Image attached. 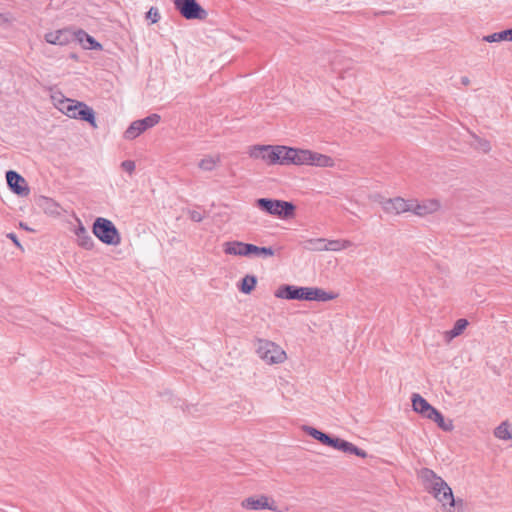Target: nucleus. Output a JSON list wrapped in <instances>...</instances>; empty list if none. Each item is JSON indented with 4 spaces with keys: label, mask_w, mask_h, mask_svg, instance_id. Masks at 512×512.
<instances>
[{
    "label": "nucleus",
    "mask_w": 512,
    "mask_h": 512,
    "mask_svg": "<svg viewBox=\"0 0 512 512\" xmlns=\"http://www.w3.org/2000/svg\"><path fill=\"white\" fill-rule=\"evenodd\" d=\"M173 3L180 14L188 20H203L207 16V12L197 3L196 0H173Z\"/></svg>",
    "instance_id": "6"
},
{
    "label": "nucleus",
    "mask_w": 512,
    "mask_h": 512,
    "mask_svg": "<svg viewBox=\"0 0 512 512\" xmlns=\"http://www.w3.org/2000/svg\"><path fill=\"white\" fill-rule=\"evenodd\" d=\"M461 82H462L463 85H469L470 80H469L468 77H462L461 78Z\"/></svg>",
    "instance_id": "41"
},
{
    "label": "nucleus",
    "mask_w": 512,
    "mask_h": 512,
    "mask_svg": "<svg viewBox=\"0 0 512 512\" xmlns=\"http://www.w3.org/2000/svg\"><path fill=\"white\" fill-rule=\"evenodd\" d=\"M495 437L502 440L512 439V432L507 422H502L494 431Z\"/></svg>",
    "instance_id": "33"
},
{
    "label": "nucleus",
    "mask_w": 512,
    "mask_h": 512,
    "mask_svg": "<svg viewBox=\"0 0 512 512\" xmlns=\"http://www.w3.org/2000/svg\"><path fill=\"white\" fill-rule=\"evenodd\" d=\"M413 410L429 419L436 408L432 407L421 395L414 393L411 398Z\"/></svg>",
    "instance_id": "18"
},
{
    "label": "nucleus",
    "mask_w": 512,
    "mask_h": 512,
    "mask_svg": "<svg viewBox=\"0 0 512 512\" xmlns=\"http://www.w3.org/2000/svg\"><path fill=\"white\" fill-rule=\"evenodd\" d=\"M20 226H22L23 228H25V230H28V227H26V225H23V223H20Z\"/></svg>",
    "instance_id": "42"
},
{
    "label": "nucleus",
    "mask_w": 512,
    "mask_h": 512,
    "mask_svg": "<svg viewBox=\"0 0 512 512\" xmlns=\"http://www.w3.org/2000/svg\"><path fill=\"white\" fill-rule=\"evenodd\" d=\"M508 31L510 32L511 41H512V28H511V29H508Z\"/></svg>",
    "instance_id": "45"
},
{
    "label": "nucleus",
    "mask_w": 512,
    "mask_h": 512,
    "mask_svg": "<svg viewBox=\"0 0 512 512\" xmlns=\"http://www.w3.org/2000/svg\"><path fill=\"white\" fill-rule=\"evenodd\" d=\"M483 41L494 43V42H501V41H511L510 32L507 30H503L500 32H496L487 36L483 37Z\"/></svg>",
    "instance_id": "29"
},
{
    "label": "nucleus",
    "mask_w": 512,
    "mask_h": 512,
    "mask_svg": "<svg viewBox=\"0 0 512 512\" xmlns=\"http://www.w3.org/2000/svg\"><path fill=\"white\" fill-rule=\"evenodd\" d=\"M55 106L65 115L73 119H80L89 123L93 128H97L95 112L84 102L69 98L57 99L53 96Z\"/></svg>",
    "instance_id": "2"
},
{
    "label": "nucleus",
    "mask_w": 512,
    "mask_h": 512,
    "mask_svg": "<svg viewBox=\"0 0 512 512\" xmlns=\"http://www.w3.org/2000/svg\"><path fill=\"white\" fill-rule=\"evenodd\" d=\"M6 181L9 189L16 195L26 197L30 193L29 186L24 177L13 170L6 172Z\"/></svg>",
    "instance_id": "9"
},
{
    "label": "nucleus",
    "mask_w": 512,
    "mask_h": 512,
    "mask_svg": "<svg viewBox=\"0 0 512 512\" xmlns=\"http://www.w3.org/2000/svg\"><path fill=\"white\" fill-rule=\"evenodd\" d=\"M276 154H279V160H277V164L286 165V156L283 151L278 152L276 151Z\"/></svg>",
    "instance_id": "39"
},
{
    "label": "nucleus",
    "mask_w": 512,
    "mask_h": 512,
    "mask_svg": "<svg viewBox=\"0 0 512 512\" xmlns=\"http://www.w3.org/2000/svg\"><path fill=\"white\" fill-rule=\"evenodd\" d=\"M121 167L124 171L132 174L135 171V162L132 160H125L121 163Z\"/></svg>",
    "instance_id": "36"
},
{
    "label": "nucleus",
    "mask_w": 512,
    "mask_h": 512,
    "mask_svg": "<svg viewBox=\"0 0 512 512\" xmlns=\"http://www.w3.org/2000/svg\"><path fill=\"white\" fill-rule=\"evenodd\" d=\"M256 351L258 356L268 364L283 363L287 358L286 352L269 340H259Z\"/></svg>",
    "instance_id": "5"
},
{
    "label": "nucleus",
    "mask_w": 512,
    "mask_h": 512,
    "mask_svg": "<svg viewBox=\"0 0 512 512\" xmlns=\"http://www.w3.org/2000/svg\"><path fill=\"white\" fill-rule=\"evenodd\" d=\"M20 226H22L23 228H25V230H28V227H26V225H23V223H20Z\"/></svg>",
    "instance_id": "43"
},
{
    "label": "nucleus",
    "mask_w": 512,
    "mask_h": 512,
    "mask_svg": "<svg viewBox=\"0 0 512 512\" xmlns=\"http://www.w3.org/2000/svg\"><path fill=\"white\" fill-rule=\"evenodd\" d=\"M386 213L390 214H401L405 212H411L412 199L405 200L401 197H395L392 199H384L379 202Z\"/></svg>",
    "instance_id": "11"
},
{
    "label": "nucleus",
    "mask_w": 512,
    "mask_h": 512,
    "mask_svg": "<svg viewBox=\"0 0 512 512\" xmlns=\"http://www.w3.org/2000/svg\"><path fill=\"white\" fill-rule=\"evenodd\" d=\"M276 151H278L280 153H281V151H283L285 153L286 165H288V164L304 165V160H305L304 154H305L306 150L277 145Z\"/></svg>",
    "instance_id": "15"
},
{
    "label": "nucleus",
    "mask_w": 512,
    "mask_h": 512,
    "mask_svg": "<svg viewBox=\"0 0 512 512\" xmlns=\"http://www.w3.org/2000/svg\"><path fill=\"white\" fill-rule=\"evenodd\" d=\"M429 420H432L435 423H437V425L444 431H451L453 429L452 420L446 421L443 415L437 409H435L431 417H429Z\"/></svg>",
    "instance_id": "27"
},
{
    "label": "nucleus",
    "mask_w": 512,
    "mask_h": 512,
    "mask_svg": "<svg viewBox=\"0 0 512 512\" xmlns=\"http://www.w3.org/2000/svg\"><path fill=\"white\" fill-rule=\"evenodd\" d=\"M247 250L249 251V257H271L275 254L274 250L271 247H258L254 244H250Z\"/></svg>",
    "instance_id": "28"
},
{
    "label": "nucleus",
    "mask_w": 512,
    "mask_h": 512,
    "mask_svg": "<svg viewBox=\"0 0 512 512\" xmlns=\"http://www.w3.org/2000/svg\"><path fill=\"white\" fill-rule=\"evenodd\" d=\"M440 209V202L437 199H425L417 201L412 199L411 212L417 216L425 217Z\"/></svg>",
    "instance_id": "13"
},
{
    "label": "nucleus",
    "mask_w": 512,
    "mask_h": 512,
    "mask_svg": "<svg viewBox=\"0 0 512 512\" xmlns=\"http://www.w3.org/2000/svg\"><path fill=\"white\" fill-rule=\"evenodd\" d=\"M304 431L311 437H313L314 439L318 440L320 443H322L323 445H326L330 435L314 428V427H310V426H306L304 428Z\"/></svg>",
    "instance_id": "30"
},
{
    "label": "nucleus",
    "mask_w": 512,
    "mask_h": 512,
    "mask_svg": "<svg viewBox=\"0 0 512 512\" xmlns=\"http://www.w3.org/2000/svg\"><path fill=\"white\" fill-rule=\"evenodd\" d=\"M256 206L260 210L279 218H289L294 215L295 211V206L291 202L277 199L259 198L256 200Z\"/></svg>",
    "instance_id": "4"
},
{
    "label": "nucleus",
    "mask_w": 512,
    "mask_h": 512,
    "mask_svg": "<svg viewBox=\"0 0 512 512\" xmlns=\"http://www.w3.org/2000/svg\"><path fill=\"white\" fill-rule=\"evenodd\" d=\"M276 149L277 145H255L250 148L249 155L255 159H262L270 165L277 164L279 154H276Z\"/></svg>",
    "instance_id": "10"
},
{
    "label": "nucleus",
    "mask_w": 512,
    "mask_h": 512,
    "mask_svg": "<svg viewBox=\"0 0 512 512\" xmlns=\"http://www.w3.org/2000/svg\"><path fill=\"white\" fill-rule=\"evenodd\" d=\"M304 155V165L316 167H333L335 165L334 159L325 154L306 150Z\"/></svg>",
    "instance_id": "14"
},
{
    "label": "nucleus",
    "mask_w": 512,
    "mask_h": 512,
    "mask_svg": "<svg viewBox=\"0 0 512 512\" xmlns=\"http://www.w3.org/2000/svg\"><path fill=\"white\" fill-rule=\"evenodd\" d=\"M75 235L77 237L78 245L82 248L91 250L94 247L93 238L89 235L87 229L82 224H80L76 229Z\"/></svg>",
    "instance_id": "21"
},
{
    "label": "nucleus",
    "mask_w": 512,
    "mask_h": 512,
    "mask_svg": "<svg viewBox=\"0 0 512 512\" xmlns=\"http://www.w3.org/2000/svg\"><path fill=\"white\" fill-rule=\"evenodd\" d=\"M418 477L422 481L424 488L432 495L435 492H441L445 481L429 468H422L418 471Z\"/></svg>",
    "instance_id": "8"
},
{
    "label": "nucleus",
    "mask_w": 512,
    "mask_h": 512,
    "mask_svg": "<svg viewBox=\"0 0 512 512\" xmlns=\"http://www.w3.org/2000/svg\"><path fill=\"white\" fill-rule=\"evenodd\" d=\"M73 35H74V39L78 40L82 44V46L84 47L85 37H80L79 36V30L77 32H73Z\"/></svg>",
    "instance_id": "40"
},
{
    "label": "nucleus",
    "mask_w": 512,
    "mask_h": 512,
    "mask_svg": "<svg viewBox=\"0 0 512 512\" xmlns=\"http://www.w3.org/2000/svg\"><path fill=\"white\" fill-rule=\"evenodd\" d=\"M353 243L347 239L327 240L326 239V251H341L351 247Z\"/></svg>",
    "instance_id": "25"
},
{
    "label": "nucleus",
    "mask_w": 512,
    "mask_h": 512,
    "mask_svg": "<svg viewBox=\"0 0 512 512\" xmlns=\"http://www.w3.org/2000/svg\"><path fill=\"white\" fill-rule=\"evenodd\" d=\"M159 121L160 116L158 114H151L143 119L133 121L124 132V138L127 140H133L147 129L158 124Z\"/></svg>",
    "instance_id": "7"
},
{
    "label": "nucleus",
    "mask_w": 512,
    "mask_h": 512,
    "mask_svg": "<svg viewBox=\"0 0 512 512\" xmlns=\"http://www.w3.org/2000/svg\"><path fill=\"white\" fill-rule=\"evenodd\" d=\"M326 446L333 447L334 449L342 451L344 453L354 454V455L359 456L361 458H366L367 457V452L366 451L356 447L351 442H348V441H346L344 439H341V438H338V437L330 436L328 441H327V443H326Z\"/></svg>",
    "instance_id": "12"
},
{
    "label": "nucleus",
    "mask_w": 512,
    "mask_h": 512,
    "mask_svg": "<svg viewBox=\"0 0 512 512\" xmlns=\"http://www.w3.org/2000/svg\"><path fill=\"white\" fill-rule=\"evenodd\" d=\"M303 249L311 252L326 251V239L325 238H310L300 242Z\"/></svg>",
    "instance_id": "22"
},
{
    "label": "nucleus",
    "mask_w": 512,
    "mask_h": 512,
    "mask_svg": "<svg viewBox=\"0 0 512 512\" xmlns=\"http://www.w3.org/2000/svg\"><path fill=\"white\" fill-rule=\"evenodd\" d=\"M146 17L151 20L152 23H156L160 19V14L157 8L151 7L146 13Z\"/></svg>",
    "instance_id": "35"
},
{
    "label": "nucleus",
    "mask_w": 512,
    "mask_h": 512,
    "mask_svg": "<svg viewBox=\"0 0 512 512\" xmlns=\"http://www.w3.org/2000/svg\"><path fill=\"white\" fill-rule=\"evenodd\" d=\"M220 163V156H206L200 160L198 167L203 171H212Z\"/></svg>",
    "instance_id": "26"
},
{
    "label": "nucleus",
    "mask_w": 512,
    "mask_h": 512,
    "mask_svg": "<svg viewBox=\"0 0 512 512\" xmlns=\"http://www.w3.org/2000/svg\"><path fill=\"white\" fill-rule=\"evenodd\" d=\"M468 324L469 323L466 319H464V318L458 319L455 322L454 327L451 330L445 332V334H444L445 340L447 342H450L453 338L461 335L463 333V331L467 328Z\"/></svg>",
    "instance_id": "24"
},
{
    "label": "nucleus",
    "mask_w": 512,
    "mask_h": 512,
    "mask_svg": "<svg viewBox=\"0 0 512 512\" xmlns=\"http://www.w3.org/2000/svg\"><path fill=\"white\" fill-rule=\"evenodd\" d=\"M473 141L470 143L472 147L480 150L484 153H488L491 150V145L486 139H482L475 134H472Z\"/></svg>",
    "instance_id": "32"
},
{
    "label": "nucleus",
    "mask_w": 512,
    "mask_h": 512,
    "mask_svg": "<svg viewBox=\"0 0 512 512\" xmlns=\"http://www.w3.org/2000/svg\"><path fill=\"white\" fill-rule=\"evenodd\" d=\"M257 279L253 275H246L239 286L241 292L249 294L256 286Z\"/></svg>",
    "instance_id": "31"
},
{
    "label": "nucleus",
    "mask_w": 512,
    "mask_h": 512,
    "mask_svg": "<svg viewBox=\"0 0 512 512\" xmlns=\"http://www.w3.org/2000/svg\"><path fill=\"white\" fill-rule=\"evenodd\" d=\"M275 297L287 300L328 301L333 299L334 295L321 288L285 284L276 290Z\"/></svg>",
    "instance_id": "1"
},
{
    "label": "nucleus",
    "mask_w": 512,
    "mask_h": 512,
    "mask_svg": "<svg viewBox=\"0 0 512 512\" xmlns=\"http://www.w3.org/2000/svg\"><path fill=\"white\" fill-rule=\"evenodd\" d=\"M189 218L194 222H201L204 218V215L197 210H189L188 211Z\"/></svg>",
    "instance_id": "37"
},
{
    "label": "nucleus",
    "mask_w": 512,
    "mask_h": 512,
    "mask_svg": "<svg viewBox=\"0 0 512 512\" xmlns=\"http://www.w3.org/2000/svg\"><path fill=\"white\" fill-rule=\"evenodd\" d=\"M93 234L104 244L117 246L121 243V235L112 221L98 217L92 227Z\"/></svg>",
    "instance_id": "3"
},
{
    "label": "nucleus",
    "mask_w": 512,
    "mask_h": 512,
    "mask_svg": "<svg viewBox=\"0 0 512 512\" xmlns=\"http://www.w3.org/2000/svg\"><path fill=\"white\" fill-rule=\"evenodd\" d=\"M441 492H435L433 495L440 503H442L443 507L446 508V506H449V509L447 512H452L451 508L455 506V499L453 496L452 489L449 487V485L445 482V485H443V488H440Z\"/></svg>",
    "instance_id": "20"
},
{
    "label": "nucleus",
    "mask_w": 512,
    "mask_h": 512,
    "mask_svg": "<svg viewBox=\"0 0 512 512\" xmlns=\"http://www.w3.org/2000/svg\"><path fill=\"white\" fill-rule=\"evenodd\" d=\"M242 507L250 510H262V509H269V510H275V507L273 506V502H269V498L267 496H260L258 498L255 497H249L242 501Z\"/></svg>",
    "instance_id": "17"
},
{
    "label": "nucleus",
    "mask_w": 512,
    "mask_h": 512,
    "mask_svg": "<svg viewBox=\"0 0 512 512\" xmlns=\"http://www.w3.org/2000/svg\"><path fill=\"white\" fill-rule=\"evenodd\" d=\"M38 205L41 207L46 214L49 215H59L60 214V206L53 199L41 196L38 199Z\"/></svg>",
    "instance_id": "23"
},
{
    "label": "nucleus",
    "mask_w": 512,
    "mask_h": 512,
    "mask_svg": "<svg viewBox=\"0 0 512 512\" xmlns=\"http://www.w3.org/2000/svg\"><path fill=\"white\" fill-rule=\"evenodd\" d=\"M249 245V243L240 241H228L223 244V251L228 255L249 257V251L247 250Z\"/></svg>",
    "instance_id": "19"
},
{
    "label": "nucleus",
    "mask_w": 512,
    "mask_h": 512,
    "mask_svg": "<svg viewBox=\"0 0 512 512\" xmlns=\"http://www.w3.org/2000/svg\"><path fill=\"white\" fill-rule=\"evenodd\" d=\"M79 36L85 37V44H84L85 49H90V50H101L102 49L101 44L99 42H97L92 36L87 34L85 31L79 30Z\"/></svg>",
    "instance_id": "34"
},
{
    "label": "nucleus",
    "mask_w": 512,
    "mask_h": 512,
    "mask_svg": "<svg viewBox=\"0 0 512 512\" xmlns=\"http://www.w3.org/2000/svg\"><path fill=\"white\" fill-rule=\"evenodd\" d=\"M7 238H9L10 240H12V241H13V243H14L17 247L22 248L21 244H20V243H19V241H18V238H17L16 234H14V233H8V234H7Z\"/></svg>",
    "instance_id": "38"
},
{
    "label": "nucleus",
    "mask_w": 512,
    "mask_h": 512,
    "mask_svg": "<svg viewBox=\"0 0 512 512\" xmlns=\"http://www.w3.org/2000/svg\"><path fill=\"white\" fill-rule=\"evenodd\" d=\"M20 226H22L23 228H25V230H28V227H26V225H23V223H20Z\"/></svg>",
    "instance_id": "44"
},
{
    "label": "nucleus",
    "mask_w": 512,
    "mask_h": 512,
    "mask_svg": "<svg viewBox=\"0 0 512 512\" xmlns=\"http://www.w3.org/2000/svg\"><path fill=\"white\" fill-rule=\"evenodd\" d=\"M45 40L50 44L64 46L74 40V35L70 30L63 29L47 33Z\"/></svg>",
    "instance_id": "16"
}]
</instances>
